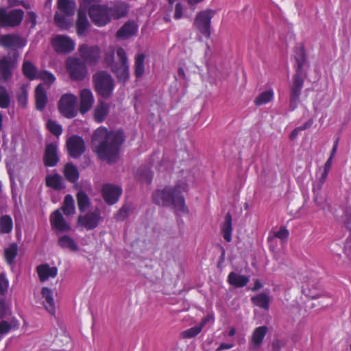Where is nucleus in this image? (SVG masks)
Instances as JSON below:
<instances>
[{
	"label": "nucleus",
	"instance_id": "nucleus-30",
	"mask_svg": "<svg viewBox=\"0 0 351 351\" xmlns=\"http://www.w3.org/2000/svg\"><path fill=\"white\" fill-rule=\"evenodd\" d=\"M221 231L224 240L227 242L232 241V216L230 213H227L225 216L224 222L221 227Z\"/></svg>",
	"mask_w": 351,
	"mask_h": 351
},
{
	"label": "nucleus",
	"instance_id": "nucleus-63",
	"mask_svg": "<svg viewBox=\"0 0 351 351\" xmlns=\"http://www.w3.org/2000/svg\"><path fill=\"white\" fill-rule=\"evenodd\" d=\"M332 161L333 158H332V157H329L324 165V169L330 171L332 165Z\"/></svg>",
	"mask_w": 351,
	"mask_h": 351
},
{
	"label": "nucleus",
	"instance_id": "nucleus-14",
	"mask_svg": "<svg viewBox=\"0 0 351 351\" xmlns=\"http://www.w3.org/2000/svg\"><path fill=\"white\" fill-rule=\"evenodd\" d=\"M16 67V59L3 56L0 59V82H7L12 77V71Z\"/></svg>",
	"mask_w": 351,
	"mask_h": 351
},
{
	"label": "nucleus",
	"instance_id": "nucleus-10",
	"mask_svg": "<svg viewBox=\"0 0 351 351\" xmlns=\"http://www.w3.org/2000/svg\"><path fill=\"white\" fill-rule=\"evenodd\" d=\"M78 52L80 56V58L86 64L95 65L100 59L101 51L97 45L89 46L86 44H82L79 46Z\"/></svg>",
	"mask_w": 351,
	"mask_h": 351
},
{
	"label": "nucleus",
	"instance_id": "nucleus-46",
	"mask_svg": "<svg viewBox=\"0 0 351 351\" xmlns=\"http://www.w3.org/2000/svg\"><path fill=\"white\" fill-rule=\"evenodd\" d=\"M37 79L41 80L49 85L53 84L56 80L54 75L46 70L39 71Z\"/></svg>",
	"mask_w": 351,
	"mask_h": 351
},
{
	"label": "nucleus",
	"instance_id": "nucleus-45",
	"mask_svg": "<svg viewBox=\"0 0 351 351\" xmlns=\"http://www.w3.org/2000/svg\"><path fill=\"white\" fill-rule=\"evenodd\" d=\"M10 104V97L5 87L0 86V108H7Z\"/></svg>",
	"mask_w": 351,
	"mask_h": 351
},
{
	"label": "nucleus",
	"instance_id": "nucleus-37",
	"mask_svg": "<svg viewBox=\"0 0 351 351\" xmlns=\"http://www.w3.org/2000/svg\"><path fill=\"white\" fill-rule=\"evenodd\" d=\"M252 303L261 308L268 310L269 307V298L265 293H259L252 297Z\"/></svg>",
	"mask_w": 351,
	"mask_h": 351
},
{
	"label": "nucleus",
	"instance_id": "nucleus-41",
	"mask_svg": "<svg viewBox=\"0 0 351 351\" xmlns=\"http://www.w3.org/2000/svg\"><path fill=\"white\" fill-rule=\"evenodd\" d=\"M12 228L13 221L12 217L8 215H2L0 217V232L8 234L12 232Z\"/></svg>",
	"mask_w": 351,
	"mask_h": 351
},
{
	"label": "nucleus",
	"instance_id": "nucleus-17",
	"mask_svg": "<svg viewBox=\"0 0 351 351\" xmlns=\"http://www.w3.org/2000/svg\"><path fill=\"white\" fill-rule=\"evenodd\" d=\"M101 193L106 203L112 205L118 202L122 193V189L119 186L106 184L102 186Z\"/></svg>",
	"mask_w": 351,
	"mask_h": 351
},
{
	"label": "nucleus",
	"instance_id": "nucleus-1",
	"mask_svg": "<svg viewBox=\"0 0 351 351\" xmlns=\"http://www.w3.org/2000/svg\"><path fill=\"white\" fill-rule=\"evenodd\" d=\"M185 182L177 183L173 186H165L157 189L152 193V200L158 206H173L175 213H188L189 209L185 204L183 193L186 191Z\"/></svg>",
	"mask_w": 351,
	"mask_h": 351
},
{
	"label": "nucleus",
	"instance_id": "nucleus-31",
	"mask_svg": "<svg viewBox=\"0 0 351 351\" xmlns=\"http://www.w3.org/2000/svg\"><path fill=\"white\" fill-rule=\"evenodd\" d=\"M65 179L71 183H75L79 179V171L73 163H66L63 171Z\"/></svg>",
	"mask_w": 351,
	"mask_h": 351
},
{
	"label": "nucleus",
	"instance_id": "nucleus-21",
	"mask_svg": "<svg viewBox=\"0 0 351 351\" xmlns=\"http://www.w3.org/2000/svg\"><path fill=\"white\" fill-rule=\"evenodd\" d=\"M38 278L41 282H45L49 278H55L58 275L56 267H50L49 264H42L36 267Z\"/></svg>",
	"mask_w": 351,
	"mask_h": 351
},
{
	"label": "nucleus",
	"instance_id": "nucleus-15",
	"mask_svg": "<svg viewBox=\"0 0 351 351\" xmlns=\"http://www.w3.org/2000/svg\"><path fill=\"white\" fill-rule=\"evenodd\" d=\"M25 45L26 41L16 34H8L0 36V45L5 49L16 50Z\"/></svg>",
	"mask_w": 351,
	"mask_h": 351
},
{
	"label": "nucleus",
	"instance_id": "nucleus-2",
	"mask_svg": "<svg viewBox=\"0 0 351 351\" xmlns=\"http://www.w3.org/2000/svg\"><path fill=\"white\" fill-rule=\"evenodd\" d=\"M95 136H102L104 139L95 147L94 151L102 160L108 163L115 162L119 158V150L124 141L122 134L119 132H108L105 130H97Z\"/></svg>",
	"mask_w": 351,
	"mask_h": 351
},
{
	"label": "nucleus",
	"instance_id": "nucleus-56",
	"mask_svg": "<svg viewBox=\"0 0 351 351\" xmlns=\"http://www.w3.org/2000/svg\"><path fill=\"white\" fill-rule=\"evenodd\" d=\"M18 104L23 108H25L27 104L28 95L26 90L23 89L21 93L17 95Z\"/></svg>",
	"mask_w": 351,
	"mask_h": 351
},
{
	"label": "nucleus",
	"instance_id": "nucleus-53",
	"mask_svg": "<svg viewBox=\"0 0 351 351\" xmlns=\"http://www.w3.org/2000/svg\"><path fill=\"white\" fill-rule=\"evenodd\" d=\"M289 236V232L285 226H280L278 231H276L273 234V237L278 238L282 241L287 240Z\"/></svg>",
	"mask_w": 351,
	"mask_h": 351
},
{
	"label": "nucleus",
	"instance_id": "nucleus-8",
	"mask_svg": "<svg viewBox=\"0 0 351 351\" xmlns=\"http://www.w3.org/2000/svg\"><path fill=\"white\" fill-rule=\"evenodd\" d=\"M88 15L97 27L105 26L111 21L109 7L106 5H93L89 8Z\"/></svg>",
	"mask_w": 351,
	"mask_h": 351
},
{
	"label": "nucleus",
	"instance_id": "nucleus-5",
	"mask_svg": "<svg viewBox=\"0 0 351 351\" xmlns=\"http://www.w3.org/2000/svg\"><path fill=\"white\" fill-rule=\"evenodd\" d=\"M65 67L70 79L75 82L83 81L88 73L86 64L77 57H69L65 61Z\"/></svg>",
	"mask_w": 351,
	"mask_h": 351
},
{
	"label": "nucleus",
	"instance_id": "nucleus-26",
	"mask_svg": "<svg viewBox=\"0 0 351 351\" xmlns=\"http://www.w3.org/2000/svg\"><path fill=\"white\" fill-rule=\"evenodd\" d=\"M47 103V93L42 84H38L35 88V104L36 110L42 111Z\"/></svg>",
	"mask_w": 351,
	"mask_h": 351
},
{
	"label": "nucleus",
	"instance_id": "nucleus-54",
	"mask_svg": "<svg viewBox=\"0 0 351 351\" xmlns=\"http://www.w3.org/2000/svg\"><path fill=\"white\" fill-rule=\"evenodd\" d=\"M117 55L120 62V65H128V59L125 50L119 47L117 48Z\"/></svg>",
	"mask_w": 351,
	"mask_h": 351
},
{
	"label": "nucleus",
	"instance_id": "nucleus-48",
	"mask_svg": "<svg viewBox=\"0 0 351 351\" xmlns=\"http://www.w3.org/2000/svg\"><path fill=\"white\" fill-rule=\"evenodd\" d=\"M153 178V172L148 168L140 169V180L147 184H150Z\"/></svg>",
	"mask_w": 351,
	"mask_h": 351
},
{
	"label": "nucleus",
	"instance_id": "nucleus-4",
	"mask_svg": "<svg viewBox=\"0 0 351 351\" xmlns=\"http://www.w3.org/2000/svg\"><path fill=\"white\" fill-rule=\"evenodd\" d=\"M93 83L96 93L103 98L110 97L114 88L112 77L107 71H100L93 75Z\"/></svg>",
	"mask_w": 351,
	"mask_h": 351
},
{
	"label": "nucleus",
	"instance_id": "nucleus-49",
	"mask_svg": "<svg viewBox=\"0 0 351 351\" xmlns=\"http://www.w3.org/2000/svg\"><path fill=\"white\" fill-rule=\"evenodd\" d=\"M25 23L30 29H34L37 23L36 14L33 11L27 12Z\"/></svg>",
	"mask_w": 351,
	"mask_h": 351
},
{
	"label": "nucleus",
	"instance_id": "nucleus-20",
	"mask_svg": "<svg viewBox=\"0 0 351 351\" xmlns=\"http://www.w3.org/2000/svg\"><path fill=\"white\" fill-rule=\"evenodd\" d=\"M59 161L58 156V147L54 143L47 145L43 156L44 165L46 167H55Z\"/></svg>",
	"mask_w": 351,
	"mask_h": 351
},
{
	"label": "nucleus",
	"instance_id": "nucleus-11",
	"mask_svg": "<svg viewBox=\"0 0 351 351\" xmlns=\"http://www.w3.org/2000/svg\"><path fill=\"white\" fill-rule=\"evenodd\" d=\"M101 219V210L96 208L93 211L88 212L85 215H79L77 223L87 230H92L98 226Z\"/></svg>",
	"mask_w": 351,
	"mask_h": 351
},
{
	"label": "nucleus",
	"instance_id": "nucleus-38",
	"mask_svg": "<svg viewBox=\"0 0 351 351\" xmlns=\"http://www.w3.org/2000/svg\"><path fill=\"white\" fill-rule=\"evenodd\" d=\"M145 56L144 53L138 54L135 57L134 60V75L136 78H140L143 76L145 72L144 62Z\"/></svg>",
	"mask_w": 351,
	"mask_h": 351
},
{
	"label": "nucleus",
	"instance_id": "nucleus-60",
	"mask_svg": "<svg viewBox=\"0 0 351 351\" xmlns=\"http://www.w3.org/2000/svg\"><path fill=\"white\" fill-rule=\"evenodd\" d=\"M232 343H221L219 346L217 348V351H221L222 350H229L231 349L233 347Z\"/></svg>",
	"mask_w": 351,
	"mask_h": 351
},
{
	"label": "nucleus",
	"instance_id": "nucleus-39",
	"mask_svg": "<svg viewBox=\"0 0 351 351\" xmlns=\"http://www.w3.org/2000/svg\"><path fill=\"white\" fill-rule=\"evenodd\" d=\"M62 210L64 214L66 216H70L75 213V208L74 200L71 195L67 194L65 195Z\"/></svg>",
	"mask_w": 351,
	"mask_h": 351
},
{
	"label": "nucleus",
	"instance_id": "nucleus-57",
	"mask_svg": "<svg viewBox=\"0 0 351 351\" xmlns=\"http://www.w3.org/2000/svg\"><path fill=\"white\" fill-rule=\"evenodd\" d=\"M12 329V324L5 320L0 322V335L8 334Z\"/></svg>",
	"mask_w": 351,
	"mask_h": 351
},
{
	"label": "nucleus",
	"instance_id": "nucleus-47",
	"mask_svg": "<svg viewBox=\"0 0 351 351\" xmlns=\"http://www.w3.org/2000/svg\"><path fill=\"white\" fill-rule=\"evenodd\" d=\"M328 173H329L328 171L323 169V172L322 173L321 176L319 178L318 181L316 183L313 184V191L314 192L317 191H321V190L323 187V185L324 184V183L327 179Z\"/></svg>",
	"mask_w": 351,
	"mask_h": 351
},
{
	"label": "nucleus",
	"instance_id": "nucleus-3",
	"mask_svg": "<svg viewBox=\"0 0 351 351\" xmlns=\"http://www.w3.org/2000/svg\"><path fill=\"white\" fill-rule=\"evenodd\" d=\"M295 73L293 76V82L290 86L289 108L291 111L295 110L304 86L306 73L303 71V66L306 58L303 48H299L295 51Z\"/></svg>",
	"mask_w": 351,
	"mask_h": 351
},
{
	"label": "nucleus",
	"instance_id": "nucleus-40",
	"mask_svg": "<svg viewBox=\"0 0 351 351\" xmlns=\"http://www.w3.org/2000/svg\"><path fill=\"white\" fill-rule=\"evenodd\" d=\"M274 96V93L272 89L263 91L260 93L258 97L254 99V104L257 106H263L269 103Z\"/></svg>",
	"mask_w": 351,
	"mask_h": 351
},
{
	"label": "nucleus",
	"instance_id": "nucleus-42",
	"mask_svg": "<svg viewBox=\"0 0 351 351\" xmlns=\"http://www.w3.org/2000/svg\"><path fill=\"white\" fill-rule=\"evenodd\" d=\"M18 254V246L17 244L13 243L9 245L8 248L5 250L4 256L6 263L11 265L13 264L15 258Z\"/></svg>",
	"mask_w": 351,
	"mask_h": 351
},
{
	"label": "nucleus",
	"instance_id": "nucleus-59",
	"mask_svg": "<svg viewBox=\"0 0 351 351\" xmlns=\"http://www.w3.org/2000/svg\"><path fill=\"white\" fill-rule=\"evenodd\" d=\"M182 16V5L180 3H177L175 6L174 19H180Z\"/></svg>",
	"mask_w": 351,
	"mask_h": 351
},
{
	"label": "nucleus",
	"instance_id": "nucleus-18",
	"mask_svg": "<svg viewBox=\"0 0 351 351\" xmlns=\"http://www.w3.org/2000/svg\"><path fill=\"white\" fill-rule=\"evenodd\" d=\"M95 101L92 91L88 88L82 89L80 92V112L82 114L88 112L93 106Z\"/></svg>",
	"mask_w": 351,
	"mask_h": 351
},
{
	"label": "nucleus",
	"instance_id": "nucleus-61",
	"mask_svg": "<svg viewBox=\"0 0 351 351\" xmlns=\"http://www.w3.org/2000/svg\"><path fill=\"white\" fill-rule=\"evenodd\" d=\"M212 317L210 315H207L204 317L199 325H198L199 327H201V330H202V328L206 326V324L211 319Z\"/></svg>",
	"mask_w": 351,
	"mask_h": 351
},
{
	"label": "nucleus",
	"instance_id": "nucleus-32",
	"mask_svg": "<svg viewBox=\"0 0 351 351\" xmlns=\"http://www.w3.org/2000/svg\"><path fill=\"white\" fill-rule=\"evenodd\" d=\"M23 74L29 80L32 81L38 77L37 68L33 64V63L29 60H25L22 65Z\"/></svg>",
	"mask_w": 351,
	"mask_h": 351
},
{
	"label": "nucleus",
	"instance_id": "nucleus-24",
	"mask_svg": "<svg viewBox=\"0 0 351 351\" xmlns=\"http://www.w3.org/2000/svg\"><path fill=\"white\" fill-rule=\"evenodd\" d=\"M267 331L268 328L266 326H258L254 330L250 338L253 349L258 348L262 344Z\"/></svg>",
	"mask_w": 351,
	"mask_h": 351
},
{
	"label": "nucleus",
	"instance_id": "nucleus-62",
	"mask_svg": "<svg viewBox=\"0 0 351 351\" xmlns=\"http://www.w3.org/2000/svg\"><path fill=\"white\" fill-rule=\"evenodd\" d=\"M313 119H310L306 123H304L302 125L299 126V128L301 130H306V129L311 128V125H313Z\"/></svg>",
	"mask_w": 351,
	"mask_h": 351
},
{
	"label": "nucleus",
	"instance_id": "nucleus-51",
	"mask_svg": "<svg viewBox=\"0 0 351 351\" xmlns=\"http://www.w3.org/2000/svg\"><path fill=\"white\" fill-rule=\"evenodd\" d=\"M131 208L129 205H123L115 215V219L117 221H123L129 215Z\"/></svg>",
	"mask_w": 351,
	"mask_h": 351
},
{
	"label": "nucleus",
	"instance_id": "nucleus-13",
	"mask_svg": "<svg viewBox=\"0 0 351 351\" xmlns=\"http://www.w3.org/2000/svg\"><path fill=\"white\" fill-rule=\"evenodd\" d=\"M66 144L68 154L73 158H78L85 152V143L80 136L72 135L67 139Z\"/></svg>",
	"mask_w": 351,
	"mask_h": 351
},
{
	"label": "nucleus",
	"instance_id": "nucleus-7",
	"mask_svg": "<svg viewBox=\"0 0 351 351\" xmlns=\"http://www.w3.org/2000/svg\"><path fill=\"white\" fill-rule=\"evenodd\" d=\"M77 98L71 93H66L61 96L58 104V108L60 113L67 119H72L76 117L77 110L75 106Z\"/></svg>",
	"mask_w": 351,
	"mask_h": 351
},
{
	"label": "nucleus",
	"instance_id": "nucleus-23",
	"mask_svg": "<svg viewBox=\"0 0 351 351\" xmlns=\"http://www.w3.org/2000/svg\"><path fill=\"white\" fill-rule=\"evenodd\" d=\"M89 22L88 21L86 13L82 8H79L77 12V19L75 23L76 32L78 36H82L89 27Z\"/></svg>",
	"mask_w": 351,
	"mask_h": 351
},
{
	"label": "nucleus",
	"instance_id": "nucleus-29",
	"mask_svg": "<svg viewBox=\"0 0 351 351\" xmlns=\"http://www.w3.org/2000/svg\"><path fill=\"white\" fill-rule=\"evenodd\" d=\"M119 82L125 83L130 78L129 65L114 64L111 68Z\"/></svg>",
	"mask_w": 351,
	"mask_h": 351
},
{
	"label": "nucleus",
	"instance_id": "nucleus-55",
	"mask_svg": "<svg viewBox=\"0 0 351 351\" xmlns=\"http://www.w3.org/2000/svg\"><path fill=\"white\" fill-rule=\"evenodd\" d=\"M8 286L9 281L5 274L3 273L0 274V295H5L8 291Z\"/></svg>",
	"mask_w": 351,
	"mask_h": 351
},
{
	"label": "nucleus",
	"instance_id": "nucleus-44",
	"mask_svg": "<svg viewBox=\"0 0 351 351\" xmlns=\"http://www.w3.org/2000/svg\"><path fill=\"white\" fill-rule=\"evenodd\" d=\"M46 126L47 130L57 137L60 136L62 133L63 130L62 125L52 119L47 121Z\"/></svg>",
	"mask_w": 351,
	"mask_h": 351
},
{
	"label": "nucleus",
	"instance_id": "nucleus-6",
	"mask_svg": "<svg viewBox=\"0 0 351 351\" xmlns=\"http://www.w3.org/2000/svg\"><path fill=\"white\" fill-rule=\"evenodd\" d=\"M215 14V10L206 9L198 12L194 19V25L206 38H210L211 20Z\"/></svg>",
	"mask_w": 351,
	"mask_h": 351
},
{
	"label": "nucleus",
	"instance_id": "nucleus-36",
	"mask_svg": "<svg viewBox=\"0 0 351 351\" xmlns=\"http://www.w3.org/2000/svg\"><path fill=\"white\" fill-rule=\"evenodd\" d=\"M78 209L80 212H84L90 205V201L88 195L83 191H80L76 194Z\"/></svg>",
	"mask_w": 351,
	"mask_h": 351
},
{
	"label": "nucleus",
	"instance_id": "nucleus-35",
	"mask_svg": "<svg viewBox=\"0 0 351 351\" xmlns=\"http://www.w3.org/2000/svg\"><path fill=\"white\" fill-rule=\"evenodd\" d=\"M45 184L47 187L56 191H59L63 188L62 177L57 173L47 176L45 178Z\"/></svg>",
	"mask_w": 351,
	"mask_h": 351
},
{
	"label": "nucleus",
	"instance_id": "nucleus-50",
	"mask_svg": "<svg viewBox=\"0 0 351 351\" xmlns=\"http://www.w3.org/2000/svg\"><path fill=\"white\" fill-rule=\"evenodd\" d=\"M201 331V327L195 326L182 332V337L183 338L190 339L197 336Z\"/></svg>",
	"mask_w": 351,
	"mask_h": 351
},
{
	"label": "nucleus",
	"instance_id": "nucleus-28",
	"mask_svg": "<svg viewBox=\"0 0 351 351\" xmlns=\"http://www.w3.org/2000/svg\"><path fill=\"white\" fill-rule=\"evenodd\" d=\"M249 280L250 279L247 276L238 274L234 271H231L228 274L227 279L228 282L230 285L237 288L245 287Z\"/></svg>",
	"mask_w": 351,
	"mask_h": 351
},
{
	"label": "nucleus",
	"instance_id": "nucleus-12",
	"mask_svg": "<svg viewBox=\"0 0 351 351\" xmlns=\"http://www.w3.org/2000/svg\"><path fill=\"white\" fill-rule=\"evenodd\" d=\"M51 43L56 52L60 54H69L75 49L74 41L64 35L56 36Z\"/></svg>",
	"mask_w": 351,
	"mask_h": 351
},
{
	"label": "nucleus",
	"instance_id": "nucleus-22",
	"mask_svg": "<svg viewBox=\"0 0 351 351\" xmlns=\"http://www.w3.org/2000/svg\"><path fill=\"white\" fill-rule=\"evenodd\" d=\"M109 111V104L104 101L99 100L94 109L93 117L95 121L98 123L104 122L107 117Z\"/></svg>",
	"mask_w": 351,
	"mask_h": 351
},
{
	"label": "nucleus",
	"instance_id": "nucleus-25",
	"mask_svg": "<svg viewBox=\"0 0 351 351\" xmlns=\"http://www.w3.org/2000/svg\"><path fill=\"white\" fill-rule=\"evenodd\" d=\"M41 294L43 298H44L43 304L46 311L51 315H54L56 306L52 290L48 287H43L41 290Z\"/></svg>",
	"mask_w": 351,
	"mask_h": 351
},
{
	"label": "nucleus",
	"instance_id": "nucleus-58",
	"mask_svg": "<svg viewBox=\"0 0 351 351\" xmlns=\"http://www.w3.org/2000/svg\"><path fill=\"white\" fill-rule=\"evenodd\" d=\"M99 0H82L80 3V8H82L83 10H89V8H90L93 5H98L97 3Z\"/></svg>",
	"mask_w": 351,
	"mask_h": 351
},
{
	"label": "nucleus",
	"instance_id": "nucleus-16",
	"mask_svg": "<svg viewBox=\"0 0 351 351\" xmlns=\"http://www.w3.org/2000/svg\"><path fill=\"white\" fill-rule=\"evenodd\" d=\"M49 221L51 228L56 230V233L68 232L71 230V226L66 221L58 209L51 214Z\"/></svg>",
	"mask_w": 351,
	"mask_h": 351
},
{
	"label": "nucleus",
	"instance_id": "nucleus-43",
	"mask_svg": "<svg viewBox=\"0 0 351 351\" xmlns=\"http://www.w3.org/2000/svg\"><path fill=\"white\" fill-rule=\"evenodd\" d=\"M54 21L58 27L62 29H68L71 25V21L66 18V16L56 13L54 16Z\"/></svg>",
	"mask_w": 351,
	"mask_h": 351
},
{
	"label": "nucleus",
	"instance_id": "nucleus-34",
	"mask_svg": "<svg viewBox=\"0 0 351 351\" xmlns=\"http://www.w3.org/2000/svg\"><path fill=\"white\" fill-rule=\"evenodd\" d=\"M58 7L61 12L67 16H71L74 14L76 4L72 0H58Z\"/></svg>",
	"mask_w": 351,
	"mask_h": 351
},
{
	"label": "nucleus",
	"instance_id": "nucleus-27",
	"mask_svg": "<svg viewBox=\"0 0 351 351\" xmlns=\"http://www.w3.org/2000/svg\"><path fill=\"white\" fill-rule=\"evenodd\" d=\"M128 12V8L126 3L123 2H117L113 6L109 7L110 18L119 19L125 16Z\"/></svg>",
	"mask_w": 351,
	"mask_h": 351
},
{
	"label": "nucleus",
	"instance_id": "nucleus-33",
	"mask_svg": "<svg viewBox=\"0 0 351 351\" xmlns=\"http://www.w3.org/2000/svg\"><path fill=\"white\" fill-rule=\"evenodd\" d=\"M58 245L62 249H68L72 252L78 250V245L74 239L66 234L59 237L58 239Z\"/></svg>",
	"mask_w": 351,
	"mask_h": 351
},
{
	"label": "nucleus",
	"instance_id": "nucleus-64",
	"mask_svg": "<svg viewBox=\"0 0 351 351\" xmlns=\"http://www.w3.org/2000/svg\"><path fill=\"white\" fill-rule=\"evenodd\" d=\"M300 131L302 130L300 129L299 127L295 128L289 135L290 140L293 141L294 138H295Z\"/></svg>",
	"mask_w": 351,
	"mask_h": 351
},
{
	"label": "nucleus",
	"instance_id": "nucleus-19",
	"mask_svg": "<svg viewBox=\"0 0 351 351\" xmlns=\"http://www.w3.org/2000/svg\"><path fill=\"white\" fill-rule=\"evenodd\" d=\"M138 26L134 21L125 22L117 32L116 37L117 39H128L138 33Z\"/></svg>",
	"mask_w": 351,
	"mask_h": 351
},
{
	"label": "nucleus",
	"instance_id": "nucleus-52",
	"mask_svg": "<svg viewBox=\"0 0 351 351\" xmlns=\"http://www.w3.org/2000/svg\"><path fill=\"white\" fill-rule=\"evenodd\" d=\"M104 62L108 65L110 66L111 68L114 65V50L110 47L105 51L104 54Z\"/></svg>",
	"mask_w": 351,
	"mask_h": 351
},
{
	"label": "nucleus",
	"instance_id": "nucleus-9",
	"mask_svg": "<svg viewBox=\"0 0 351 351\" xmlns=\"http://www.w3.org/2000/svg\"><path fill=\"white\" fill-rule=\"evenodd\" d=\"M24 16L21 9H14L7 12L4 8H0V26L3 27H14L19 25Z\"/></svg>",
	"mask_w": 351,
	"mask_h": 351
}]
</instances>
